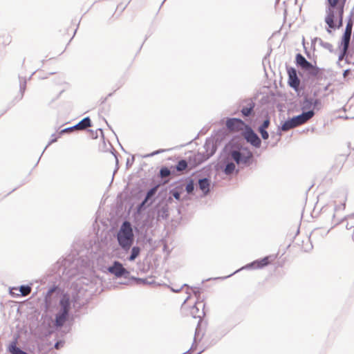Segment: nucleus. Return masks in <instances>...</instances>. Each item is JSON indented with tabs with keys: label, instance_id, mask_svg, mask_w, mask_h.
Segmentation results:
<instances>
[{
	"label": "nucleus",
	"instance_id": "obj_46",
	"mask_svg": "<svg viewBox=\"0 0 354 354\" xmlns=\"http://www.w3.org/2000/svg\"><path fill=\"white\" fill-rule=\"evenodd\" d=\"M281 127H279L277 132L276 133V136H277V138L276 140V142L280 140L281 136Z\"/></svg>",
	"mask_w": 354,
	"mask_h": 354
},
{
	"label": "nucleus",
	"instance_id": "obj_28",
	"mask_svg": "<svg viewBox=\"0 0 354 354\" xmlns=\"http://www.w3.org/2000/svg\"><path fill=\"white\" fill-rule=\"evenodd\" d=\"M313 106V98L305 97L301 109L303 111H306V110H311L310 108Z\"/></svg>",
	"mask_w": 354,
	"mask_h": 354
},
{
	"label": "nucleus",
	"instance_id": "obj_5",
	"mask_svg": "<svg viewBox=\"0 0 354 354\" xmlns=\"http://www.w3.org/2000/svg\"><path fill=\"white\" fill-rule=\"evenodd\" d=\"M117 241L122 250L128 252L134 243V234L131 223L125 221L121 225L118 233Z\"/></svg>",
	"mask_w": 354,
	"mask_h": 354
},
{
	"label": "nucleus",
	"instance_id": "obj_2",
	"mask_svg": "<svg viewBox=\"0 0 354 354\" xmlns=\"http://www.w3.org/2000/svg\"><path fill=\"white\" fill-rule=\"evenodd\" d=\"M58 274L64 279H71L80 274L84 273L87 268V262L81 258L68 257L57 262Z\"/></svg>",
	"mask_w": 354,
	"mask_h": 354
},
{
	"label": "nucleus",
	"instance_id": "obj_36",
	"mask_svg": "<svg viewBox=\"0 0 354 354\" xmlns=\"http://www.w3.org/2000/svg\"><path fill=\"white\" fill-rule=\"evenodd\" d=\"M266 129H267L258 128L259 133L261 134V138L265 140L269 138V133Z\"/></svg>",
	"mask_w": 354,
	"mask_h": 354
},
{
	"label": "nucleus",
	"instance_id": "obj_23",
	"mask_svg": "<svg viewBox=\"0 0 354 354\" xmlns=\"http://www.w3.org/2000/svg\"><path fill=\"white\" fill-rule=\"evenodd\" d=\"M187 161L185 159H181L174 167L171 166V169H174L175 172H183L187 168Z\"/></svg>",
	"mask_w": 354,
	"mask_h": 354
},
{
	"label": "nucleus",
	"instance_id": "obj_41",
	"mask_svg": "<svg viewBox=\"0 0 354 354\" xmlns=\"http://www.w3.org/2000/svg\"><path fill=\"white\" fill-rule=\"evenodd\" d=\"M131 279L134 280V281H136L138 283H149L147 281V279H141V278H136V277H131Z\"/></svg>",
	"mask_w": 354,
	"mask_h": 354
},
{
	"label": "nucleus",
	"instance_id": "obj_37",
	"mask_svg": "<svg viewBox=\"0 0 354 354\" xmlns=\"http://www.w3.org/2000/svg\"><path fill=\"white\" fill-rule=\"evenodd\" d=\"M313 106L315 109L319 110L322 107V101L321 100L317 98V99H313Z\"/></svg>",
	"mask_w": 354,
	"mask_h": 354
},
{
	"label": "nucleus",
	"instance_id": "obj_22",
	"mask_svg": "<svg viewBox=\"0 0 354 354\" xmlns=\"http://www.w3.org/2000/svg\"><path fill=\"white\" fill-rule=\"evenodd\" d=\"M175 176L176 172L174 169H171V167L169 169L167 167H162L159 171V176L161 178H165L167 177H169V176Z\"/></svg>",
	"mask_w": 354,
	"mask_h": 354
},
{
	"label": "nucleus",
	"instance_id": "obj_34",
	"mask_svg": "<svg viewBox=\"0 0 354 354\" xmlns=\"http://www.w3.org/2000/svg\"><path fill=\"white\" fill-rule=\"evenodd\" d=\"M349 46L341 45L340 54L339 55V60L343 59V58L348 55V50Z\"/></svg>",
	"mask_w": 354,
	"mask_h": 354
},
{
	"label": "nucleus",
	"instance_id": "obj_42",
	"mask_svg": "<svg viewBox=\"0 0 354 354\" xmlns=\"http://www.w3.org/2000/svg\"><path fill=\"white\" fill-rule=\"evenodd\" d=\"M200 322H201V320L198 322V324H200ZM198 330H199V324H198V326L196 328L195 336H196L198 335ZM195 342H196V337H194V343L192 344V347L189 348V349H191V351L194 350L195 348V347H196Z\"/></svg>",
	"mask_w": 354,
	"mask_h": 354
},
{
	"label": "nucleus",
	"instance_id": "obj_21",
	"mask_svg": "<svg viewBox=\"0 0 354 354\" xmlns=\"http://www.w3.org/2000/svg\"><path fill=\"white\" fill-rule=\"evenodd\" d=\"M183 185H177L174 188L170 189L169 194H171L176 200L180 201V196L183 192Z\"/></svg>",
	"mask_w": 354,
	"mask_h": 354
},
{
	"label": "nucleus",
	"instance_id": "obj_38",
	"mask_svg": "<svg viewBox=\"0 0 354 354\" xmlns=\"http://www.w3.org/2000/svg\"><path fill=\"white\" fill-rule=\"evenodd\" d=\"M270 118L268 117L266 119L264 120V121L259 127V128L268 129L269 125H270Z\"/></svg>",
	"mask_w": 354,
	"mask_h": 354
},
{
	"label": "nucleus",
	"instance_id": "obj_26",
	"mask_svg": "<svg viewBox=\"0 0 354 354\" xmlns=\"http://www.w3.org/2000/svg\"><path fill=\"white\" fill-rule=\"evenodd\" d=\"M19 93H20V99H21L24 96V93L26 88V83L27 80L26 77H23L21 75H19Z\"/></svg>",
	"mask_w": 354,
	"mask_h": 354
},
{
	"label": "nucleus",
	"instance_id": "obj_6",
	"mask_svg": "<svg viewBox=\"0 0 354 354\" xmlns=\"http://www.w3.org/2000/svg\"><path fill=\"white\" fill-rule=\"evenodd\" d=\"M60 309L55 315V325L57 327H62L68 318L71 302L68 294H63L60 298Z\"/></svg>",
	"mask_w": 354,
	"mask_h": 354
},
{
	"label": "nucleus",
	"instance_id": "obj_27",
	"mask_svg": "<svg viewBox=\"0 0 354 354\" xmlns=\"http://www.w3.org/2000/svg\"><path fill=\"white\" fill-rule=\"evenodd\" d=\"M158 187V185H155L153 187L150 188L147 191L144 199H145V201H147L149 202V201H152L151 199L154 197L155 194H156Z\"/></svg>",
	"mask_w": 354,
	"mask_h": 354
},
{
	"label": "nucleus",
	"instance_id": "obj_20",
	"mask_svg": "<svg viewBox=\"0 0 354 354\" xmlns=\"http://www.w3.org/2000/svg\"><path fill=\"white\" fill-rule=\"evenodd\" d=\"M92 126V122L89 117H85L82 120H80L77 124L75 125L76 129L84 130L87 127H90Z\"/></svg>",
	"mask_w": 354,
	"mask_h": 354
},
{
	"label": "nucleus",
	"instance_id": "obj_51",
	"mask_svg": "<svg viewBox=\"0 0 354 354\" xmlns=\"http://www.w3.org/2000/svg\"><path fill=\"white\" fill-rule=\"evenodd\" d=\"M183 287V286H182V287H181L180 288H179V289H177V288L174 289V288H172L171 290H172V291H173V292H179V291L180 290V289H181Z\"/></svg>",
	"mask_w": 354,
	"mask_h": 354
},
{
	"label": "nucleus",
	"instance_id": "obj_48",
	"mask_svg": "<svg viewBox=\"0 0 354 354\" xmlns=\"http://www.w3.org/2000/svg\"><path fill=\"white\" fill-rule=\"evenodd\" d=\"M127 4L123 6L122 4H119L118 6H117V10H120L121 12L123 11L125 8L127 7Z\"/></svg>",
	"mask_w": 354,
	"mask_h": 354
},
{
	"label": "nucleus",
	"instance_id": "obj_9",
	"mask_svg": "<svg viewBox=\"0 0 354 354\" xmlns=\"http://www.w3.org/2000/svg\"><path fill=\"white\" fill-rule=\"evenodd\" d=\"M295 64L297 68L307 72L309 76L316 77L319 73L320 68L308 61L301 53L295 56Z\"/></svg>",
	"mask_w": 354,
	"mask_h": 354
},
{
	"label": "nucleus",
	"instance_id": "obj_52",
	"mask_svg": "<svg viewBox=\"0 0 354 354\" xmlns=\"http://www.w3.org/2000/svg\"><path fill=\"white\" fill-rule=\"evenodd\" d=\"M189 298H190V295H188V296L187 297V298L185 299V301H184L183 304H185V303H186V302L189 299Z\"/></svg>",
	"mask_w": 354,
	"mask_h": 354
},
{
	"label": "nucleus",
	"instance_id": "obj_11",
	"mask_svg": "<svg viewBox=\"0 0 354 354\" xmlns=\"http://www.w3.org/2000/svg\"><path fill=\"white\" fill-rule=\"evenodd\" d=\"M269 263H270L269 257H265L263 259H257V260H255L250 263H248L247 265L244 266L241 268L234 272L232 274H231L227 277H223L222 279H226L229 277H231L232 275L239 272L241 270L261 269V268H263L265 266H268Z\"/></svg>",
	"mask_w": 354,
	"mask_h": 354
},
{
	"label": "nucleus",
	"instance_id": "obj_12",
	"mask_svg": "<svg viewBox=\"0 0 354 354\" xmlns=\"http://www.w3.org/2000/svg\"><path fill=\"white\" fill-rule=\"evenodd\" d=\"M244 137L246 141L253 147L256 148L261 147V140L260 138L250 127L248 126L245 129Z\"/></svg>",
	"mask_w": 354,
	"mask_h": 354
},
{
	"label": "nucleus",
	"instance_id": "obj_44",
	"mask_svg": "<svg viewBox=\"0 0 354 354\" xmlns=\"http://www.w3.org/2000/svg\"><path fill=\"white\" fill-rule=\"evenodd\" d=\"M64 342L59 340L55 344L54 347L56 349H59L60 348H62L64 346Z\"/></svg>",
	"mask_w": 354,
	"mask_h": 354
},
{
	"label": "nucleus",
	"instance_id": "obj_54",
	"mask_svg": "<svg viewBox=\"0 0 354 354\" xmlns=\"http://www.w3.org/2000/svg\"><path fill=\"white\" fill-rule=\"evenodd\" d=\"M275 136H276V133H271V136H272V138H274V137H275Z\"/></svg>",
	"mask_w": 354,
	"mask_h": 354
},
{
	"label": "nucleus",
	"instance_id": "obj_60",
	"mask_svg": "<svg viewBox=\"0 0 354 354\" xmlns=\"http://www.w3.org/2000/svg\"><path fill=\"white\" fill-rule=\"evenodd\" d=\"M34 73H35V72L32 73V75H31L30 76H32V75H34Z\"/></svg>",
	"mask_w": 354,
	"mask_h": 354
},
{
	"label": "nucleus",
	"instance_id": "obj_33",
	"mask_svg": "<svg viewBox=\"0 0 354 354\" xmlns=\"http://www.w3.org/2000/svg\"><path fill=\"white\" fill-rule=\"evenodd\" d=\"M185 190L189 194L193 193L194 190V182L193 179H189V181L185 186Z\"/></svg>",
	"mask_w": 354,
	"mask_h": 354
},
{
	"label": "nucleus",
	"instance_id": "obj_24",
	"mask_svg": "<svg viewBox=\"0 0 354 354\" xmlns=\"http://www.w3.org/2000/svg\"><path fill=\"white\" fill-rule=\"evenodd\" d=\"M131 254L127 257V260L129 261H133L140 254L141 249L139 246L135 245L131 248Z\"/></svg>",
	"mask_w": 354,
	"mask_h": 354
},
{
	"label": "nucleus",
	"instance_id": "obj_7",
	"mask_svg": "<svg viewBox=\"0 0 354 354\" xmlns=\"http://www.w3.org/2000/svg\"><path fill=\"white\" fill-rule=\"evenodd\" d=\"M315 115L314 110H308L306 111H302L299 115L293 116L291 118L286 120L281 125V129L283 131H288L290 129L295 128L299 125H301L307 122Z\"/></svg>",
	"mask_w": 354,
	"mask_h": 354
},
{
	"label": "nucleus",
	"instance_id": "obj_19",
	"mask_svg": "<svg viewBox=\"0 0 354 354\" xmlns=\"http://www.w3.org/2000/svg\"><path fill=\"white\" fill-rule=\"evenodd\" d=\"M210 180L208 178H200L198 181L199 189L202 191L204 196H207L210 191Z\"/></svg>",
	"mask_w": 354,
	"mask_h": 354
},
{
	"label": "nucleus",
	"instance_id": "obj_13",
	"mask_svg": "<svg viewBox=\"0 0 354 354\" xmlns=\"http://www.w3.org/2000/svg\"><path fill=\"white\" fill-rule=\"evenodd\" d=\"M288 75V85L295 91H298L300 86V79L297 75V70L293 67L287 68Z\"/></svg>",
	"mask_w": 354,
	"mask_h": 354
},
{
	"label": "nucleus",
	"instance_id": "obj_30",
	"mask_svg": "<svg viewBox=\"0 0 354 354\" xmlns=\"http://www.w3.org/2000/svg\"><path fill=\"white\" fill-rule=\"evenodd\" d=\"M31 285H22L19 287V291L22 296H27L31 292Z\"/></svg>",
	"mask_w": 354,
	"mask_h": 354
},
{
	"label": "nucleus",
	"instance_id": "obj_15",
	"mask_svg": "<svg viewBox=\"0 0 354 354\" xmlns=\"http://www.w3.org/2000/svg\"><path fill=\"white\" fill-rule=\"evenodd\" d=\"M59 292V288L57 286H53L48 289L44 297L45 308L46 310L51 307Z\"/></svg>",
	"mask_w": 354,
	"mask_h": 354
},
{
	"label": "nucleus",
	"instance_id": "obj_8",
	"mask_svg": "<svg viewBox=\"0 0 354 354\" xmlns=\"http://www.w3.org/2000/svg\"><path fill=\"white\" fill-rule=\"evenodd\" d=\"M203 148V150L202 151H198L194 156V160L196 165L209 159L215 153L217 149L213 139H207Z\"/></svg>",
	"mask_w": 354,
	"mask_h": 354
},
{
	"label": "nucleus",
	"instance_id": "obj_14",
	"mask_svg": "<svg viewBox=\"0 0 354 354\" xmlns=\"http://www.w3.org/2000/svg\"><path fill=\"white\" fill-rule=\"evenodd\" d=\"M352 17H353V11H351V12L348 17V19L347 21L344 32L342 37L341 45L349 46V44H350L351 37V33H352V28H353V22L352 21Z\"/></svg>",
	"mask_w": 354,
	"mask_h": 354
},
{
	"label": "nucleus",
	"instance_id": "obj_17",
	"mask_svg": "<svg viewBox=\"0 0 354 354\" xmlns=\"http://www.w3.org/2000/svg\"><path fill=\"white\" fill-rule=\"evenodd\" d=\"M225 125L230 131H239L243 129L245 122L240 118H232L226 120Z\"/></svg>",
	"mask_w": 354,
	"mask_h": 354
},
{
	"label": "nucleus",
	"instance_id": "obj_35",
	"mask_svg": "<svg viewBox=\"0 0 354 354\" xmlns=\"http://www.w3.org/2000/svg\"><path fill=\"white\" fill-rule=\"evenodd\" d=\"M183 286H185L187 288L192 289L193 290V292H194V295H195V297L197 298L198 300L199 299V297L201 296V291H200L199 287H190L187 284H184V285H183Z\"/></svg>",
	"mask_w": 354,
	"mask_h": 354
},
{
	"label": "nucleus",
	"instance_id": "obj_57",
	"mask_svg": "<svg viewBox=\"0 0 354 354\" xmlns=\"http://www.w3.org/2000/svg\"><path fill=\"white\" fill-rule=\"evenodd\" d=\"M168 182H169V180H165L164 181V183H167Z\"/></svg>",
	"mask_w": 354,
	"mask_h": 354
},
{
	"label": "nucleus",
	"instance_id": "obj_29",
	"mask_svg": "<svg viewBox=\"0 0 354 354\" xmlns=\"http://www.w3.org/2000/svg\"><path fill=\"white\" fill-rule=\"evenodd\" d=\"M198 306H201L204 307L205 304H203L202 303V301H196L191 310V314L192 315L193 317H194V318L199 317L201 319V315H196V313L198 311Z\"/></svg>",
	"mask_w": 354,
	"mask_h": 354
},
{
	"label": "nucleus",
	"instance_id": "obj_39",
	"mask_svg": "<svg viewBox=\"0 0 354 354\" xmlns=\"http://www.w3.org/2000/svg\"><path fill=\"white\" fill-rule=\"evenodd\" d=\"M52 139L48 142V145L46 146L45 149H44L42 154L44 153V151L47 149V147L50 145L52 143L55 142L57 140V137L55 136V134L53 133L51 136Z\"/></svg>",
	"mask_w": 354,
	"mask_h": 354
},
{
	"label": "nucleus",
	"instance_id": "obj_45",
	"mask_svg": "<svg viewBox=\"0 0 354 354\" xmlns=\"http://www.w3.org/2000/svg\"><path fill=\"white\" fill-rule=\"evenodd\" d=\"M134 160H135V158L133 156L131 158H128L127 160V164H126L127 167H131L133 164Z\"/></svg>",
	"mask_w": 354,
	"mask_h": 354
},
{
	"label": "nucleus",
	"instance_id": "obj_18",
	"mask_svg": "<svg viewBox=\"0 0 354 354\" xmlns=\"http://www.w3.org/2000/svg\"><path fill=\"white\" fill-rule=\"evenodd\" d=\"M243 104H245L246 106H244L241 109V113L244 117H250L254 114V109L255 107V102L253 101L252 98L245 99L242 102Z\"/></svg>",
	"mask_w": 354,
	"mask_h": 354
},
{
	"label": "nucleus",
	"instance_id": "obj_25",
	"mask_svg": "<svg viewBox=\"0 0 354 354\" xmlns=\"http://www.w3.org/2000/svg\"><path fill=\"white\" fill-rule=\"evenodd\" d=\"M8 351L11 354H28L16 345V342H12L8 346Z\"/></svg>",
	"mask_w": 354,
	"mask_h": 354
},
{
	"label": "nucleus",
	"instance_id": "obj_59",
	"mask_svg": "<svg viewBox=\"0 0 354 354\" xmlns=\"http://www.w3.org/2000/svg\"><path fill=\"white\" fill-rule=\"evenodd\" d=\"M346 228H347V229H350L349 225H347V226H346Z\"/></svg>",
	"mask_w": 354,
	"mask_h": 354
},
{
	"label": "nucleus",
	"instance_id": "obj_32",
	"mask_svg": "<svg viewBox=\"0 0 354 354\" xmlns=\"http://www.w3.org/2000/svg\"><path fill=\"white\" fill-rule=\"evenodd\" d=\"M152 203V201H145V199H143V201L138 205L137 210L138 212H141L144 211L147 207L149 206Z\"/></svg>",
	"mask_w": 354,
	"mask_h": 354
},
{
	"label": "nucleus",
	"instance_id": "obj_3",
	"mask_svg": "<svg viewBox=\"0 0 354 354\" xmlns=\"http://www.w3.org/2000/svg\"><path fill=\"white\" fill-rule=\"evenodd\" d=\"M326 15L324 19L328 26L327 32L330 33V29H339L343 26L344 8L346 0H327Z\"/></svg>",
	"mask_w": 354,
	"mask_h": 354
},
{
	"label": "nucleus",
	"instance_id": "obj_4",
	"mask_svg": "<svg viewBox=\"0 0 354 354\" xmlns=\"http://www.w3.org/2000/svg\"><path fill=\"white\" fill-rule=\"evenodd\" d=\"M333 198H341L339 201L340 204L337 205L336 201L334 203V208L329 209L328 207H323L322 209V215L324 216L326 213L329 214L328 221H330V227L328 230V232L333 228L335 227L340 223H342L344 221L347 219L346 216L342 218H336V212L340 209L344 210L346 208V202L347 200V192L344 189H342L338 192L337 195H334Z\"/></svg>",
	"mask_w": 354,
	"mask_h": 354
},
{
	"label": "nucleus",
	"instance_id": "obj_49",
	"mask_svg": "<svg viewBox=\"0 0 354 354\" xmlns=\"http://www.w3.org/2000/svg\"><path fill=\"white\" fill-rule=\"evenodd\" d=\"M350 73H351V70H350V69H346V70H345V71H344V73H343V76H344V77H347V76L350 74Z\"/></svg>",
	"mask_w": 354,
	"mask_h": 354
},
{
	"label": "nucleus",
	"instance_id": "obj_43",
	"mask_svg": "<svg viewBox=\"0 0 354 354\" xmlns=\"http://www.w3.org/2000/svg\"><path fill=\"white\" fill-rule=\"evenodd\" d=\"M91 131L92 132V134H93L92 137L94 139H96L98 137L97 131H100L102 136L104 137V134H103V131H102V129H98L95 133H93V131L91 130Z\"/></svg>",
	"mask_w": 354,
	"mask_h": 354
},
{
	"label": "nucleus",
	"instance_id": "obj_53",
	"mask_svg": "<svg viewBox=\"0 0 354 354\" xmlns=\"http://www.w3.org/2000/svg\"><path fill=\"white\" fill-rule=\"evenodd\" d=\"M347 218H354V213L350 215L346 216Z\"/></svg>",
	"mask_w": 354,
	"mask_h": 354
},
{
	"label": "nucleus",
	"instance_id": "obj_47",
	"mask_svg": "<svg viewBox=\"0 0 354 354\" xmlns=\"http://www.w3.org/2000/svg\"><path fill=\"white\" fill-rule=\"evenodd\" d=\"M165 151H166L165 149H158V150L152 152L151 153L149 154L147 156H153L155 155L159 154Z\"/></svg>",
	"mask_w": 354,
	"mask_h": 354
},
{
	"label": "nucleus",
	"instance_id": "obj_55",
	"mask_svg": "<svg viewBox=\"0 0 354 354\" xmlns=\"http://www.w3.org/2000/svg\"><path fill=\"white\" fill-rule=\"evenodd\" d=\"M76 306V301H73V307H75Z\"/></svg>",
	"mask_w": 354,
	"mask_h": 354
},
{
	"label": "nucleus",
	"instance_id": "obj_40",
	"mask_svg": "<svg viewBox=\"0 0 354 354\" xmlns=\"http://www.w3.org/2000/svg\"><path fill=\"white\" fill-rule=\"evenodd\" d=\"M74 129H76V127H75V125L73 127H71L65 128L59 132V135H62L65 133L71 132Z\"/></svg>",
	"mask_w": 354,
	"mask_h": 354
},
{
	"label": "nucleus",
	"instance_id": "obj_10",
	"mask_svg": "<svg viewBox=\"0 0 354 354\" xmlns=\"http://www.w3.org/2000/svg\"><path fill=\"white\" fill-rule=\"evenodd\" d=\"M107 271L116 278L129 279L130 275V272L118 261H114L113 264L107 268Z\"/></svg>",
	"mask_w": 354,
	"mask_h": 354
},
{
	"label": "nucleus",
	"instance_id": "obj_1",
	"mask_svg": "<svg viewBox=\"0 0 354 354\" xmlns=\"http://www.w3.org/2000/svg\"><path fill=\"white\" fill-rule=\"evenodd\" d=\"M226 156L220 162V168L226 175L238 174L239 169L249 167L254 161L253 153L237 143L226 147Z\"/></svg>",
	"mask_w": 354,
	"mask_h": 354
},
{
	"label": "nucleus",
	"instance_id": "obj_50",
	"mask_svg": "<svg viewBox=\"0 0 354 354\" xmlns=\"http://www.w3.org/2000/svg\"><path fill=\"white\" fill-rule=\"evenodd\" d=\"M112 153L113 154V156H115V158L116 165H118V157H117L116 153L112 152Z\"/></svg>",
	"mask_w": 354,
	"mask_h": 354
},
{
	"label": "nucleus",
	"instance_id": "obj_58",
	"mask_svg": "<svg viewBox=\"0 0 354 354\" xmlns=\"http://www.w3.org/2000/svg\"><path fill=\"white\" fill-rule=\"evenodd\" d=\"M306 55H307V56H308V57H310V55H309V53H306Z\"/></svg>",
	"mask_w": 354,
	"mask_h": 354
},
{
	"label": "nucleus",
	"instance_id": "obj_56",
	"mask_svg": "<svg viewBox=\"0 0 354 354\" xmlns=\"http://www.w3.org/2000/svg\"><path fill=\"white\" fill-rule=\"evenodd\" d=\"M168 201L171 202L172 201V198L171 197H169Z\"/></svg>",
	"mask_w": 354,
	"mask_h": 354
},
{
	"label": "nucleus",
	"instance_id": "obj_31",
	"mask_svg": "<svg viewBox=\"0 0 354 354\" xmlns=\"http://www.w3.org/2000/svg\"><path fill=\"white\" fill-rule=\"evenodd\" d=\"M315 39L318 40L320 46H322L325 49L328 50L330 52L333 51V46L330 43L325 42L320 38H315Z\"/></svg>",
	"mask_w": 354,
	"mask_h": 354
},
{
	"label": "nucleus",
	"instance_id": "obj_16",
	"mask_svg": "<svg viewBox=\"0 0 354 354\" xmlns=\"http://www.w3.org/2000/svg\"><path fill=\"white\" fill-rule=\"evenodd\" d=\"M158 221L167 220L169 216V205L167 203H160L155 207Z\"/></svg>",
	"mask_w": 354,
	"mask_h": 354
}]
</instances>
